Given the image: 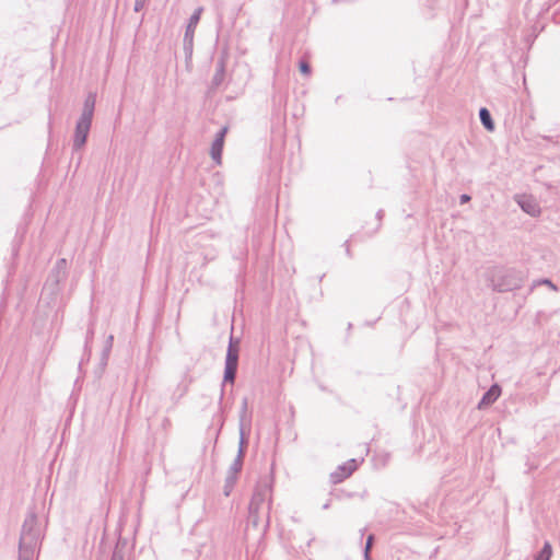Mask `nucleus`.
Instances as JSON below:
<instances>
[{
    "label": "nucleus",
    "mask_w": 560,
    "mask_h": 560,
    "mask_svg": "<svg viewBox=\"0 0 560 560\" xmlns=\"http://www.w3.org/2000/svg\"><path fill=\"white\" fill-rule=\"evenodd\" d=\"M479 118H480L481 124L483 125V127L487 130L492 131L494 129V124L491 118V114L487 108H485V107L480 108Z\"/></svg>",
    "instance_id": "ddd939ff"
},
{
    "label": "nucleus",
    "mask_w": 560,
    "mask_h": 560,
    "mask_svg": "<svg viewBox=\"0 0 560 560\" xmlns=\"http://www.w3.org/2000/svg\"><path fill=\"white\" fill-rule=\"evenodd\" d=\"M501 395V388L498 384L492 385L482 396L478 404V408L482 409L492 405Z\"/></svg>",
    "instance_id": "9d476101"
},
{
    "label": "nucleus",
    "mask_w": 560,
    "mask_h": 560,
    "mask_svg": "<svg viewBox=\"0 0 560 560\" xmlns=\"http://www.w3.org/2000/svg\"><path fill=\"white\" fill-rule=\"evenodd\" d=\"M42 539V530L37 516L30 512L22 525L19 542V560H34Z\"/></svg>",
    "instance_id": "f257e3e1"
},
{
    "label": "nucleus",
    "mask_w": 560,
    "mask_h": 560,
    "mask_svg": "<svg viewBox=\"0 0 560 560\" xmlns=\"http://www.w3.org/2000/svg\"><path fill=\"white\" fill-rule=\"evenodd\" d=\"M514 199L521 209L530 217H538L541 213L540 206L534 196L523 194L516 195Z\"/></svg>",
    "instance_id": "423d86ee"
},
{
    "label": "nucleus",
    "mask_w": 560,
    "mask_h": 560,
    "mask_svg": "<svg viewBox=\"0 0 560 560\" xmlns=\"http://www.w3.org/2000/svg\"><path fill=\"white\" fill-rule=\"evenodd\" d=\"M66 268L67 261L65 258H61L57 261L55 270L52 271V277L55 278V282L58 283L61 279L66 277Z\"/></svg>",
    "instance_id": "4468645a"
},
{
    "label": "nucleus",
    "mask_w": 560,
    "mask_h": 560,
    "mask_svg": "<svg viewBox=\"0 0 560 560\" xmlns=\"http://www.w3.org/2000/svg\"><path fill=\"white\" fill-rule=\"evenodd\" d=\"M243 459H244V456L237 455L235 457V459L233 460V463L231 464L228 472L237 476L238 472L242 470Z\"/></svg>",
    "instance_id": "f3484780"
},
{
    "label": "nucleus",
    "mask_w": 560,
    "mask_h": 560,
    "mask_svg": "<svg viewBox=\"0 0 560 560\" xmlns=\"http://www.w3.org/2000/svg\"><path fill=\"white\" fill-rule=\"evenodd\" d=\"M238 364V348L230 341L226 358H225V369H224V382L233 383L236 376Z\"/></svg>",
    "instance_id": "20e7f679"
},
{
    "label": "nucleus",
    "mask_w": 560,
    "mask_h": 560,
    "mask_svg": "<svg viewBox=\"0 0 560 560\" xmlns=\"http://www.w3.org/2000/svg\"><path fill=\"white\" fill-rule=\"evenodd\" d=\"M112 560H124V553L116 548L113 552Z\"/></svg>",
    "instance_id": "4be33fe9"
},
{
    "label": "nucleus",
    "mask_w": 560,
    "mask_h": 560,
    "mask_svg": "<svg viewBox=\"0 0 560 560\" xmlns=\"http://www.w3.org/2000/svg\"><path fill=\"white\" fill-rule=\"evenodd\" d=\"M147 0H136L135 1V11L139 12L145 7Z\"/></svg>",
    "instance_id": "412c9836"
},
{
    "label": "nucleus",
    "mask_w": 560,
    "mask_h": 560,
    "mask_svg": "<svg viewBox=\"0 0 560 560\" xmlns=\"http://www.w3.org/2000/svg\"><path fill=\"white\" fill-rule=\"evenodd\" d=\"M541 284H545V285H548L549 288H551L553 291H557V287L549 280V279H542L540 281Z\"/></svg>",
    "instance_id": "b1692460"
},
{
    "label": "nucleus",
    "mask_w": 560,
    "mask_h": 560,
    "mask_svg": "<svg viewBox=\"0 0 560 560\" xmlns=\"http://www.w3.org/2000/svg\"><path fill=\"white\" fill-rule=\"evenodd\" d=\"M357 469V460L350 459L348 463L340 465L338 469L331 474V480L334 483H339L343 479L348 478Z\"/></svg>",
    "instance_id": "1a4fd4ad"
},
{
    "label": "nucleus",
    "mask_w": 560,
    "mask_h": 560,
    "mask_svg": "<svg viewBox=\"0 0 560 560\" xmlns=\"http://www.w3.org/2000/svg\"><path fill=\"white\" fill-rule=\"evenodd\" d=\"M92 125L91 118L79 117L73 138V150H80L84 147Z\"/></svg>",
    "instance_id": "39448f33"
},
{
    "label": "nucleus",
    "mask_w": 560,
    "mask_h": 560,
    "mask_svg": "<svg viewBox=\"0 0 560 560\" xmlns=\"http://www.w3.org/2000/svg\"><path fill=\"white\" fill-rule=\"evenodd\" d=\"M492 289L498 292H509L521 288L522 277L514 271H506L491 281Z\"/></svg>",
    "instance_id": "7ed1b4c3"
},
{
    "label": "nucleus",
    "mask_w": 560,
    "mask_h": 560,
    "mask_svg": "<svg viewBox=\"0 0 560 560\" xmlns=\"http://www.w3.org/2000/svg\"><path fill=\"white\" fill-rule=\"evenodd\" d=\"M551 555H552L551 545H550V542L546 541L542 549L535 557V560H550Z\"/></svg>",
    "instance_id": "dca6fc26"
},
{
    "label": "nucleus",
    "mask_w": 560,
    "mask_h": 560,
    "mask_svg": "<svg viewBox=\"0 0 560 560\" xmlns=\"http://www.w3.org/2000/svg\"><path fill=\"white\" fill-rule=\"evenodd\" d=\"M113 341H114V337L110 335L108 336L107 340H106V349H105V353H107L112 347H113Z\"/></svg>",
    "instance_id": "5701e85b"
},
{
    "label": "nucleus",
    "mask_w": 560,
    "mask_h": 560,
    "mask_svg": "<svg viewBox=\"0 0 560 560\" xmlns=\"http://www.w3.org/2000/svg\"><path fill=\"white\" fill-rule=\"evenodd\" d=\"M270 497L271 487L267 481L256 486L248 506L249 520L254 526L259 525L261 516L266 517L267 523L269 522Z\"/></svg>",
    "instance_id": "f03ea898"
},
{
    "label": "nucleus",
    "mask_w": 560,
    "mask_h": 560,
    "mask_svg": "<svg viewBox=\"0 0 560 560\" xmlns=\"http://www.w3.org/2000/svg\"><path fill=\"white\" fill-rule=\"evenodd\" d=\"M246 445H247V441L245 439V433H244L243 425L241 424V428H240V445H238L237 455H241V456L245 455Z\"/></svg>",
    "instance_id": "a211bd4d"
},
{
    "label": "nucleus",
    "mask_w": 560,
    "mask_h": 560,
    "mask_svg": "<svg viewBox=\"0 0 560 560\" xmlns=\"http://www.w3.org/2000/svg\"><path fill=\"white\" fill-rule=\"evenodd\" d=\"M225 75V62L223 59L219 60L217 63V70L212 78V86L218 88L222 84Z\"/></svg>",
    "instance_id": "f8f14e48"
},
{
    "label": "nucleus",
    "mask_w": 560,
    "mask_h": 560,
    "mask_svg": "<svg viewBox=\"0 0 560 560\" xmlns=\"http://www.w3.org/2000/svg\"><path fill=\"white\" fill-rule=\"evenodd\" d=\"M226 132L228 127H222L220 131L217 133L215 139L211 144L210 155L217 165H220L222 163V150Z\"/></svg>",
    "instance_id": "6e6552de"
},
{
    "label": "nucleus",
    "mask_w": 560,
    "mask_h": 560,
    "mask_svg": "<svg viewBox=\"0 0 560 560\" xmlns=\"http://www.w3.org/2000/svg\"><path fill=\"white\" fill-rule=\"evenodd\" d=\"M247 405H248V401H247V398H244L243 401H242V417L246 413L247 411Z\"/></svg>",
    "instance_id": "393cba45"
},
{
    "label": "nucleus",
    "mask_w": 560,
    "mask_h": 560,
    "mask_svg": "<svg viewBox=\"0 0 560 560\" xmlns=\"http://www.w3.org/2000/svg\"><path fill=\"white\" fill-rule=\"evenodd\" d=\"M236 480H237V476L232 475L230 472L226 474L224 487H223V492H224L225 497L230 495V493L232 492V490L234 488Z\"/></svg>",
    "instance_id": "2eb2a0df"
},
{
    "label": "nucleus",
    "mask_w": 560,
    "mask_h": 560,
    "mask_svg": "<svg viewBox=\"0 0 560 560\" xmlns=\"http://www.w3.org/2000/svg\"><path fill=\"white\" fill-rule=\"evenodd\" d=\"M300 71L303 73V74H310L311 73V67L310 65L306 62V61H301L300 62Z\"/></svg>",
    "instance_id": "aec40b11"
},
{
    "label": "nucleus",
    "mask_w": 560,
    "mask_h": 560,
    "mask_svg": "<svg viewBox=\"0 0 560 560\" xmlns=\"http://www.w3.org/2000/svg\"><path fill=\"white\" fill-rule=\"evenodd\" d=\"M373 535H370L366 539V544H365V549H364V558L365 560H371L370 558V550L372 548V544H373Z\"/></svg>",
    "instance_id": "6ab92c4d"
},
{
    "label": "nucleus",
    "mask_w": 560,
    "mask_h": 560,
    "mask_svg": "<svg viewBox=\"0 0 560 560\" xmlns=\"http://www.w3.org/2000/svg\"><path fill=\"white\" fill-rule=\"evenodd\" d=\"M95 103H96V95L94 93H89V95L86 96V98L84 101L83 109H82L80 117L93 119Z\"/></svg>",
    "instance_id": "9b49d317"
},
{
    "label": "nucleus",
    "mask_w": 560,
    "mask_h": 560,
    "mask_svg": "<svg viewBox=\"0 0 560 560\" xmlns=\"http://www.w3.org/2000/svg\"><path fill=\"white\" fill-rule=\"evenodd\" d=\"M469 200H470V196L467 194H463L459 198V201L462 205L468 202Z\"/></svg>",
    "instance_id": "a878e982"
},
{
    "label": "nucleus",
    "mask_w": 560,
    "mask_h": 560,
    "mask_svg": "<svg viewBox=\"0 0 560 560\" xmlns=\"http://www.w3.org/2000/svg\"><path fill=\"white\" fill-rule=\"evenodd\" d=\"M202 11H203V9L201 7L197 8L195 10V12L191 14V16L189 18V22H188V25L186 27V32L184 35V45H185L186 50L187 49L191 50L195 28L200 21Z\"/></svg>",
    "instance_id": "0eeeda50"
}]
</instances>
